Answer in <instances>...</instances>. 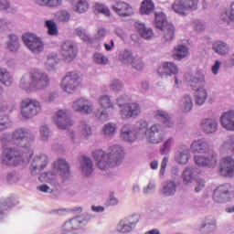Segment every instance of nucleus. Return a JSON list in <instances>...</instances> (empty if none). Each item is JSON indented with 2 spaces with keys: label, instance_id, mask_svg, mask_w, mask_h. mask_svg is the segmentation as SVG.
<instances>
[{
  "label": "nucleus",
  "instance_id": "obj_1",
  "mask_svg": "<svg viewBox=\"0 0 234 234\" xmlns=\"http://www.w3.org/2000/svg\"><path fill=\"white\" fill-rule=\"evenodd\" d=\"M93 158L97 162V167L105 171L123 162V148L120 145H113L109 148L107 154L103 150H97L93 152Z\"/></svg>",
  "mask_w": 234,
  "mask_h": 234
},
{
  "label": "nucleus",
  "instance_id": "obj_2",
  "mask_svg": "<svg viewBox=\"0 0 234 234\" xmlns=\"http://www.w3.org/2000/svg\"><path fill=\"white\" fill-rule=\"evenodd\" d=\"M191 150L200 155L194 157L196 165L199 167H217V154L209 150V144L206 139H199L192 143Z\"/></svg>",
  "mask_w": 234,
  "mask_h": 234
},
{
  "label": "nucleus",
  "instance_id": "obj_3",
  "mask_svg": "<svg viewBox=\"0 0 234 234\" xmlns=\"http://www.w3.org/2000/svg\"><path fill=\"white\" fill-rule=\"evenodd\" d=\"M48 85H50L48 75L34 69L21 78L19 87L26 92H34L35 90H43Z\"/></svg>",
  "mask_w": 234,
  "mask_h": 234
},
{
  "label": "nucleus",
  "instance_id": "obj_4",
  "mask_svg": "<svg viewBox=\"0 0 234 234\" xmlns=\"http://www.w3.org/2000/svg\"><path fill=\"white\" fill-rule=\"evenodd\" d=\"M34 150L28 146L7 147L4 149L1 157L3 165H19L21 162H30Z\"/></svg>",
  "mask_w": 234,
  "mask_h": 234
},
{
  "label": "nucleus",
  "instance_id": "obj_5",
  "mask_svg": "<svg viewBox=\"0 0 234 234\" xmlns=\"http://www.w3.org/2000/svg\"><path fill=\"white\" fill-rule=\"evenodd\" d=\"M2 145H17L18 147H28L32 149L34 137L30 136V132L25 128H18L10 135L5 133L1 138Z\"/></svg>",
  "mask_w": 234,
  "mask_h": 234
},
{
  "label": "nucleus",
  "instance_id": "obj_6",
  "mask_svg": "<svg viewBox=\"0 0 234 234\" xmlns=\"http://www.w3.org/2000/svg\"><path fill=\"white\" fill-rule=\"evenodd\" d=\"M41 112V102L27 98L20 102V114L25 120H30Z\"/></svg>",
  "mask_w": 234,
  "mask_h": 234
},
{
  "label": "nucleus",
  "instance_id": "obj_7",
  "mask_svg": "<svg viewBox=\"0 0 234 234\" xmlns=\"http://www.w3.org/2000/svg\"><path fill=\"white\" fill-rule=\"evenodd\" d=\"M60 87L64 92L72 94L81 87V78L76 71H69L62 79Z\"/></svg>",
  "mask_w": 234,
  "mask_h": 234
},
{
  "label": "nucleus",
  "instance_id": "obj_8",
  "mask_svg": "<svg viewBox=\"0 0 234 234\" xmlns=\"http://www.w3.org/2000/svg\"><path fill=\"white\" fill-rule=\"evenodd\" d=\"M233 197L234 189L229 184L220 185L214 190L213 200L217 204L229 202Z\"/></svg>",
  "mask_w": 234,
  "mask_h": 234
},
{
  "label": "nucleus",
  "instance_id": "obj_9",
  "mask_svg": "<svg viewBox=\"0 0 234 234\" xmlns=\"http://www.w3.org/2000/svg\"><path fill=\"white\" fill-rule=\"evenodd\" d=\"M22 39L26 47H27V48L31 50L33 54H39V52H43L45 46L39 37L33 33H25L22 37Z\"/></svg>",
  "mask_w": 234,
  "mask_h": 234
},
{
  "label": "nucleus",
  "instance_id": "obj_10",
  "mask_svg": "<svg viewBox=\"0 0 234 234\" xmlns=\"http://www.w3.org/2000/svg\"><path fill=\"white\" fill-rule=\"evenodd\" d=\"M119 59L122 63L126 65H132L135 70H143L145 67V63L142 60V58L134 57L129 50H124L119 55Z\"/></svg>",
  "mask_w": 234,
  "mask_h": 234
},
{
  "label": "nucleus",
  "instance_id": "obj_11",
  "mask_svg": "<svg viewBox=\"0 0 234 234\" xmlns=\"http://www.w3.org/2000/svg\"><path fill=\"white\" fill-rule=\"evenodd\" d=\"M53 121L57 127L61 130L72 127L73 122L68 111L60 110L57 112L53 117Z\"/></svg>",
  "mask_w": 234,
  "mask_h": 234
},
{
  "label": "nucleus",
  "instance_id": "obj_12",
  "mask_svg": "<svg viewBox=\"0 0 234 234\" xmlns=\"http://www.w3.org/2000/svg\"><path fill=\"white\" fill-rule=\"evenodd\" d=\"M142 114V107L136 102H129L121 109V117L122 120L130 118H138Z\"/></svg>",
  "mask_w": 234,
  "mask_h": 234
},
{
  "label": "nucleus",
  "instance_id": "obj_13",
  "mask_svg": "<svg viewBox=\"0 0 234 234\" xmlns=\"http://www.w3.org/2000/svg\"><path fill=\"white\" fill-rule=\"evenodd\" d=\"M219 175L225 178H233L234 159L231 156L223 157L219 161Z\"/></svg>",
  "mask_w": 234,
  "mask_h": 234
},
{
  "label": "nucleus",
  "instance_id": "obj_14",
  "mask_svg": "<svg viewBox=\"0 0 234 234\" xmlns=\"http://www.w3.org/2000/svg\"><path fill=\"white\" fill-rule=\"evenodd\" d=\"M112 9L120 17H131L134 14L133 6L125 2L118 1L112 6Z\"/></svg>",
  "mask_w": 234,
  "mask_h": 234
},
{
  "label": "nucleus",
  "instance_id": "obj_15",
  "mask_svg": "<svg viewBox=\"0 0 234 234\" xmlns=\"http://www.w3.org/2000/svg\"><path fill=\"white\" fill-rule=\"evenodd\" d=\"M162 133H164L162 125L156 123L152 125L149 129L147 142H149V144H160L164 142V138L165 137Z\"/></svg>",
  "mask_w": 234,
  "mask_h": 234
},
{
  "label": "nucleus",
  "instance_id": "obj_16",
  "mask_svg": "<svg viewBox=\"0 0 234 234\" xmlns=\"http://www.w3.org/2000/svg\"><path fill=\"white\" fill-rule=\"evenodd\" d=\"M48 165V157L45 154L35 156L31 164V175H39Z\"/></svg>",
  "mask_w": 234,
  "mask_h": 234
},
{
  "label": "nucleus",
  "instance_id": "obj_17",
  "mask_svg": "<svg viewBox=\"0 0 234 234\" xmlns=\"http://www.w3.org/2000/svg\"><path fill=\"white\" fill-rule=\"evenodd\" d=\"M139 220L140 218L136 215L122 219L117 227V230L120 233H131L133 228L138 224Z\"/></svg>",
  "mask_w": 234,
  "mask_h": 234
},
{
  "label": "nucleus",
  "instance_id": "obj_18",
  "mask_svg": "<svg viewBox=\"0 0 234 234\" xmlns=\"http://www.w3.org/2000/svg\"><path fill=\"white\" fill-rule=\"evenodd\" d=\"M54 171H58L63 182L70 178V165L64 159H58L53 165Z\"/></svg>",
  "mask_w": 234,
  "mask_h": 234
},
{
  "label": "nucleus",
  "instance_id": "obj_19",
  "mask_svg": "<svg viewBox=\"0 0 234 234\" xmlns=\"http://www.w3.org/2000/svg\"><path fill=\"white\" fill-rule=\"evenodd\" d=\"M157 74L161 78H169L170 76H176L178 74V66L174 62H164L158 69Z\"/></svg>",
  "mask_w": 234,
  "mask_h": 234
},
{
  "label": "nucleus",
  "instance_id": "obj_20",
  "mask_svg": "<svg viewBox=\"0 0 234 234\" xmlns=\"http://www.w3.org/2000/svg\"><path fill=\"white\" fill-rule=\"evenodd\" d=\"M76 48H74V44L71 41H65L61 45L60 55L62 56L64 61L70 63L76 58Z\"/></svg>",
  "mask_w": 234,
  "mask_h": 234
},
{
  "label": "nucleus",
  "instance_id": "obj_21",
  "mask_svg": "<svg viewBox=\"0 0 234 234\" xmlns=\"http://www.w3.org/2000/svg\"><path fill=\"white\" fill-rule=\"evenodd\" d=\"M72 109L75 112L90 114L92 112V104H90L89 100L80 98L73 102Z\"/></svg>",
  "mask_w": 234,
  "mask_h": 234
},
{
  "label": "nucleus",
  "instance_id": "obj_22",
  "mask_svg": "<svg viewBox=\"0 0 234 234\" xmlns=\"http://www.w3.org/2000/svg\"><path fill=\"white\" fill-rule=\"evenodd\" d=\"M121 137L124 142H135L136 138H138V134L136 129L130 124H125L121 130Z\"/></svg>",
  "mask_w": 234,
  "mask_h": 234
},
{
  "label": "nucleus",
  "instance_id": "obj_23",
  "mask_svg": "<svg viewBox=\"0 0 234 234\" xmlns=\"http://www.w3.org/2000/svg\"><path fill=\"white\" fill-rule=\"evenodd\" d=\"M201 129L207 134H213L218 131V122L215 119L207 118L201 122Z\"/></svg>",
  "mask_w": 234,
  "mask_h": 234
},
{
  "label": "nucleus",
  "instance_id": "obj_24",
  "mask_svg": "<svg viewBox=\"0 0 234 234\" xmlns=\"http://www.w3.org/2000/svg\"><path fill=\"white\" fill-rule=\"evenodd\" d=\"M220 124L227 131H234V111L224 112L220 117Z\"/></svg>",
  "mask_w": 234,
  "mask_h": 234
},
{
  "label": "nucleus",
  "instance_id": "obj_25",
  "mask_svg": "<svg viewBox=\"0 0 234 234\" xmlns=\"http://www.w3.org/2000/svg\"><path fill=\"white\" fill-rule=\"evenodd\" d=\"M38 179L40 182H47L48 184H50V186L55 187V189H58V187L60 186L54 172L42 173Z\"/></svg>",
  "mask_w": 234,
  "mask_h": 234
},
{
  "label": "nucleus",
  "instance_id": "obj_26",
  "mask_svg": "<svg viewBox=\"0 0 234 234\" xmlns=\"http://www.w3.org/2000/svg\"><path fill=\"white\" fill-rule=\"evenodd\" d=\"M154 118L158 120V122H162L166 127H173V121L167 112L157 110L154 112Z\"/></svg>",
  "mask_w": 234,
  "mask_h": 234
},
{
  "label": "nucleus",
  "instance_id": "obj_27",
  "mask_svg": "<svg viewBox=\"0 0 234 234\" xmlns=\"http://www.w3.org/2000/svg\"><path fill=\"white\" fill-rule=\"evenodd\" d=\"M99 105L101 109L108 111V112H113L115 111L114 101L108 95H102L99 98Z\"/></svg>",
  "mask_w": 234,
  "mask_h": 234
},
{
  "label": "nucleus",
  "instance_id": "obj_28",
  "mask_svg": "<svg viewBox=\"0 0 234 234\" xmlns=\"http://www.w3.org/2000/svg\"><path fill=\"white\" fill-rule=\"evenodd\" d=\"M80 165H81L82 173L86 176H90V175H92V171H94V165L92 164V160H90V158L85 155H82Z\"/></svg>",
  "mask_w": 234,
  "mask_h": 234
},
{
  "label": "nucleus",
  "instance_id": "obj_29",
  "mask_svg": "<svg viewBox=\"0 0 234 234\" xmlns=\"http://www.w3.org/2000/svg\"><path fill=\"white\" fill-rule=\"evenodd\" d=\"M191 87L194 90H198V89H205L206 87V80L204 79V75L200 72L195 74L191 80Z\"/></svg>",
  "mask_w": 234,
  "mask_h": 234
},
{
  "label": "nucleus",
  "instance_id": "obj_30",
  "mask_svg": "<svg viewBox=\"0 0 234 234\" xmlns=\"http://www.w3.org/2000/svg\"><path fill=\"white\" fill-rule=\"evenodd\" d=\"M135 28L138 34H140L141 37H144V39H152V37L154 36L153 29L145 27V24H136Z\"/></svg>",
  "mask_w": 234,
  "mask_h": 234
},
{
  "label": "nucleus",
  "instance_id": "obj_31",
  "mask_svg": "<svg viewBox=\"0 0 234 234\" xmlns=\"http://www.w3.org/2000/svg\"><path fill=\"white\" fill-rule=\"evenodd\" d=\"M184 184H191L197 178V170L193 167H186L182 174Z\"/></svg>",
  "mask_w": 234,
  "mask_h": 234
},
{
  "label": "nucleus",
  "instance_id": "obj_32",
  "mask_svg": "<svg viewBox=\"0 0 234 234\" xmlns=\"http://www.w3.org/2000/svg\"><path fill=\"white\" fill-rule=\"evenodd\" d=\"M213 50L219 56H226V54H229V47L226 42L218 40L213 44Z\"/></svg>",
  "mask_w": 234,
  "mask_h": 234
},
{
  "label": "nucleus",
  "instance_id": "obj_33",
  "mask_svg": "<svg viewBox=\"0 0 234 234\" xmlns=\"http://www.w3.org/2000/svg\"><path fill=\"white\" fill-rule=\"evenodd\" d=\"M187 54H188L187 48L184 45H179L175 48L172 58L176 61H180V59H184V58H186Z\"/></svg>",
  "mask_w": 234,
  "mask_h": 234
},
{
  "label": "nucleus",
  "instance_id": "obj_34",
  "mask_svg": "<svg viewBox=\"0 0 234 234\" xmlns=\"http://www.w3.org/2000/svg\"><path fill=\"white\" fill-rule=\"evenodd\" d=\"M195 91L194 98L197 105H204L206 100H207V91L206 89H197Z\"/></svg>",
  "mask_w": 234,
  "mask_h": 234
},
{
  "label": "nucleus",
  "instance_id": "obj_35",
  "mask_svg": "<svg viewBox=\"0 0 234 234\" xmlns=\"http://www.w3.org/2000/svg\"><path fill=\"white\" fill-rule=\"evenodd\" d=\"M81 220L78 218H73L69 221H66L64 224V229L66 231H72L74 229H80L81 228Z\"/></svg>",
  "mask_w": 234,
  "mask_h": 234
},
{
  "label": "nucleus",
  "instance_id": "obj_36",
  "mask_svg": "<svg viewBox=\"0 0 234 234\" xmlns=\"http://www.w3.org/2000/svg\"><path fill=\"white\" fill-rule=\"evenodd\" d=\"M175 193H176V183L173 180L166 181L163 186V194H165V197H171V195H175Z\"/></svg>",
  "mask_w": 234,
  "mask_h": 234
},
{
  "label": "nucleus",
  "instance_id": "obj_37",
  "mask_svg": "<svg viewBox=\"0 0 234 234\" xmlns=\"http://www.w3.org/2000/svg\"><path fill=\"white\" fill-rule=\"evenodd\" d=\"M154 11V3L153 0H144L142 2L140 12L141 14H144L145 16H149L151 12Z\"/></svg>",
  "mask_w": 234,
  "mask_h": 234
},
{
  "label": "nucleus",
  "instance_id": "obj_38",
  "mask_svg": "<svg viewBox=\"0 0 234 234\" xmlns=\"http://www.w3.org/2000/svg\"><path fill=\"white\" fill-rule=\"evenodd\" d=\"M117 131L118 127L114 122H108L102 128L104 136H107L108 138H112V136L116 134Z\"/></svg>",
  "mask_w": 234,
  "mask_h": 234
},
{
  "label": "nucleus",
  "instance_id": "obj_39",
  "mask_svg": "<svg viewBox=\"0 0 234 234\" xmlns=\"http://www.w3.org/2000/svg\"><path fill=\"white\" fill-rule=\"evenodd\" d=\"M161 30L164 32L165 41H173L175 39V26L173 24L166 25Z\"/></svg>",
  "mask_w": 234,
  "mask_h": 234
},
{
  "label": "nucleus",
  "instance_id": "obj_40",
  "mask_svg": "<svg viewBox=\"0 0 234 234\" xmlns=\"http://www.w3.org/2000/svg\"><path fill=\"white\" fill-rule=\"evenodd\" d=\"M35 3L40 6L57 8L58 6H61L63 0H35Z\"/></svg>",
  "mask_w": 234,
  "mask_h": 234
},
{
  "label": "nucleus",
  "instance_id": "obj_41",
  "mask_svg": "<svg viewBox=\"0 0 234 234\" xmlns=\"http://www.w3.org/2000/svg\"><path fill=\"white\" fill-rule=\"evenodd\" d=\"M154 17L155 27L159 30L164 28L166 25H170L167 23V20H165V15L164 13H155Z\"/></svg>",
  "mask_w": 234,
  "mask_h": 234
},
{
  "label": "nucleus",
  "instance_id": "obj_42",
  "mask_svg": "<svg viewBox=\"0 0 234 234\" xmlns=\"http://www.w3.org/2000/svg\"><path fill=\"white\" fill-rule=\"evenodd\" d=\"M0 81L5 87H10L12 85V77L6 69L0 68Z\"/></svg>",
  "mask_w": 234,
  "mask_h": 234
},
{
  "label": "nucleus",
  "instance_id": "obj_43",
  "mask_svg": "<svg viewBox=\"0 0 234 234\" xmlns=\"http://www.w3.org/2000/svg\"><path fill=\"white\" fill-rule=\"evenodd\" d=\"M189 158H191V154L189 153V150L186 149L176 155V160L177 164H180L181 165H184L189 162Z\"/></svg>",
  "mask_w": 234,
  "mask_h": 234
},
{
  "label": "nucleus",
  "instance_id": "obj_44",
  "mask_svg": "<svg viewBox=\"0 0 234 234\" xmlns=\"http://www.w3.org/2000/svg\"><path fill=\"white\" fill-rule=\"evenodd\" d=\"M59 63V58H58V54L56 53H50L48 56L47 61H46V68L48 70H52L56 65Z\"/></svg>",
  "mask_w": 234,
  "mask_h": 234
},
{
  "label": "nucleus",
  "instance_id": "obj_45",
  "mask_svg": "<svg viewBox=\"0 0 234 234\" xmlns=\"http://www.w3.org/2000/svg\"><path fill=\"white\" fill-rule=\"evenodd\" d=\"M75 35L79 36L84 43L90 45L92 43V38L87 34V31L83 27H78L75 29Z\"/></svg>",
  "mask_w": 234,
  "mask_h": 234
},
{
  "label": "nucleus",
  "instance_id": "obj_46",
  "mask_svg": "<svg viewBox=\"0 0 234 234\" xmlns=\"http://www.w3.org/2000/svg\"><path fill=\"white\" fill-rule=\"evenodd\" d=\"M217 228V221L215 219H210L202 223L200 227V231L203 233H209Z\"/></svg>",
  "mask_w": 234,
  "mask_h": 234
},
{
  "label": "nucleus",
  "instance_id": "obj_47",
  "mask_svg": "<svg viewBox=\"0 0 234 234\" xmlns=\"http://www.w3.org/2000/svg\"><path fill=\"white\" fill-rule=\"evenodd\" d=\"M137 133V136H141V138H144L145 134H147V131H149V123L145 121L139 122L137 125V129H135Z\"/></svg>",
  "mask_w": 234,
  "mask_h": 234
},
{
  "label": "nucleus",
  "instance_id": "obj_48",
  "mask_svg": "<svg viewBox=\"0 0 234 234\" xmlns=\"http://www.w3.org/2000/svg\"><path fill=\"white\" fill-rule=\"evenodd\" d=\"M45 27L48 28V36H58V24H56L54 20H47L45 22Z\"/></svg>",
  "mask_w": 234,
  "mask_h": 234
},
{
  "label": "nucleus",
  "instance_id": "obj_49",
  "mask_svg": "<svg viewBox=\"0 0 234 234\" xmlns=\"http://www.w3.org/2000/svg\"><path fill=\"white\" fill-rule=\"evenodd\" d=\"M9 42L7 44V48L11 52H16L17 48H19V39L17 38V36L16 35H9Z\"/></svg>",
  "mask_w": 234,
  "mask_h": 234
},
{
  "label": "nucleus",
  "instance_id": "obj_50",
  "mask_svg": "<svg viewBox=\"0 0 234 234\" xmlns=\"http://www.w3.org/2000/svg\"><path fill=\"white\" fill-rule=\"evenodd\" d=\"M223 151L234 154V135H230L222 144Z\"/></svg>",
  "mask_w": 234,
  "mask_h": 234
},
{
  "label": "nucleus",
  "instance_id": "obj_51",
  "mask_svg": "<svg viewBox=\"0 0 234 234\" xmlns=\"http://www.w3.org/2000/svg\"><path fill=\"white\" fill-rule=\"evenodd\" d=\"M172 8L174 12H176V14H180L181 16H185L186 11L187 10V7H186V5L182 4V0H176L173 4Z\"/></svg>",
  "mask_w": 234,
  "mask_h": 234
},
{
  "label": "nucleus",
  "instance_id": "obj_52",
  "mask_svg": "<svg viewBox=\"0 0 234 234\" xmlns=\"http://www.w3.org/2000/svg\"><path fill=\"white\" fill-rule=\"evenodd\" d=\"M93 61L97 65H107L109 63V58L102 53L97 52L93 54Z\"/></svg>",
  "mask_w": 234,
  "mask_h": 234
},
{
  "label": "nucleus",
  "instance_id": "obj_53",
  "mask_svg": "<svg viewBox=\"0 0 234 234\" xmlns=\"http://www.w3.org/2000/svg\"><path fill=\"white\" fill-rule=\"evenodd\" d=\"M89 10V2L87 0H79L75 5V12L85 14Z\"/></svg>",
  "mask_w": 234,
  "mask_h": 234
},
{
  "label": "nucleus",
  "instance_id": "obj_54",
  "mask_svg": "<svg viewBox=\"0 0 234 234\" xmlns=\"http://www.w3.org/2000/svg\"><path fill=\"white\" fill-rule=\"evenodd\" d=\"M80 131L84 138H89L92 134V128L86 122H80Z\"/></svg>",
  "mask_w": 234,
  "mask_h": 234
},
{
  "label": "nucleus",
  "instance_id": "obj_55",
  "mask_svg": "<svg viewBox=\"0 0 234 234\" xmlns=\"http://www.w3.org/2000/svg\"><path fill=\"white\" fill-rule=\"evenodd\" d=\"M183 103V112H189L191 109H193V99H191V96L186 95L182 100Z\"/></svg>",
  "mask_w": 234,
  "mask_h": 234
},
{
  "label": "nucleus",
  "instance_id": "obj_56",
  "mask_svg": "<svg viewBox=\"0 0 234 234\" xmlns=\"http://www.w3.org/2000/svg\"><path fill=\"white\" fill-rule=\"evenodd\" d=\"M56 17L60 23H68L70 21V13L67 10H60L57 13Z\"/></svg>",
  "mask_w": 234,
  "mask_h": 234
},
{
  "label": "nucleus",
  "instance_id": "obj_57",
  "mask_svg": "<svg viewBox=\"0 0 234 234\" xmlns=\"http://www.w3.org/2000/svg\"><path fill=\"white\" fill-rule=\"evenodd\" d=\"M221 19L223 21H226L227 19H229V21L234 22V2L230 4L229 9L221 15Z\"/></svg>",
  "mask_w": 234,
  "mask_h": 234
},
{
  "label": "nucleus",
  "instance_id": "obj_58",
  "mask_svg": "<svg viewBox=\"0 0 234 234\" xmlns=\"http://www.w3.org/2000/svg\"><path fill=\"white\" fill-rule=\"evenodd\" d=\"M187 10H197L198 8V0H181Z\"/></svg>",
  "mask_w": 234,
  "mask_h": 234
},
{
  "label": "nucleus",
  "instance_id": "obj_59",
  "mask_svg": "<svg viewBox=\"0 0 234 234\" xmlns=\"http://www.w3.org/2000/svg\"><path fill=\"white\" fill-rule=\"evenodd\" d=\"M94 9L97 10V12L103 14L104 16H111V10L103 4L96 3L94 5Z\"/></svg>",
  "mask_w": 234,
  "mask_h": 234
},
{
  "label": "nucleus",
  "instance_id": "obj_60",
  "mask_svg": "<svg viewBox=\"0 0 234 234\" xmlns=\"http://www.w3.org/2000/svg\"><path fill=\"white\" fill-rule=\"evenodd\" d=\"M172 144H175V140L173 137H170L167 141H165L163 147L160 149L161 154H165L171 149Z\"/></svg>",
  "mask_w": 234,
  "mask_h": 234
},
{
  "label": "nucleus",
  "instance_id": "obj_61",
  "mask_svg": "<svg viewBox=\"0 0 234 234\" xmlns=\"http://www.w3.org/2000/svg\"><path fill=\"white\" fill-rule=\"evenodd\" d=\"M109 112H109V110H103L102 112L98 111L95 116L96 118L101 120V122H107L109 120Z\"/></svg>",
  "mask_w": 234,
  "mask_h": 234
},
{
  "label": "nucleus",
  "instance_id": "obj_62",
  "mask_svg": "<svg viewBox=\"0 0 234 234\" xmlns=\"http://www.w3.org/2000/svg\"><path fill=\"white\" fill-rule=\"evenodd\" d=\"M8 127V117L0 115V132L5 131Z\"/></svg>",
  "mask_w": 234,
  "mask_h": 234
},
{
  "label": "nucleus",
  "instance_id": "obj_63",
  "mask_svg": "<svg viewBox=\"0 0 234 234\" xmlns=\"http://www.w3.org/2000/svg\"><path fill=\"white\" fill-rule=\"evenodd\" d=\"M169 162V157L168 156H165L162 163H161V169L159 172L160 176H164V175L165 174V167H167V163Z\"/></svg>",
  "mask_w": 234,
  "mask_h": 234
},
{
  "label": "nucleus",
  "instance_id": "obj_64",
  "mask_svg": "<svg viewBox=\"0 0 234 234\" xmlns=\"http://www.w3.org/2000/svg\"><path fill=\"white\" fill-rule=\"evenodd\" d=\"M40 134L42 136V140H48V136L50 134V130L47 126H42L40 128Z\"/></svg>",
  "mask_w": 234,
  "mask_h": 234
}]
</instances>
